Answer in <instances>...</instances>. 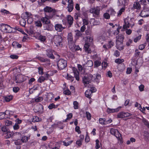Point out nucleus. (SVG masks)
<instances>
[{
    "instance_id": "nucleus-1",
    "label": "nucleus",
    "mask_w": 149,
    "mask_h": 149,
    "mask_svg": "<svg viewBox=\"0 0 149 149\" xmlns=\"http://www.w3.org/2000/svg\"><path fill=\"white\" fill-rule=\"evenodd\" d=\"M134 25V20L133 18L130 19L127 18L124 19V24L123 29H124L129 28L130 27H132Z\"/></svg>"
},
{
    "instance_id": "nucleus-2",
    "label": "nucleus",
    "mask_w": 149,
    "mask_h": 149,
    "mask_svg": "<svg viewBox=\"0 0 149 149\" xmlns=\"http://www.w3.org/2000/svg\"><path fill=\"white\" fill-rule=\"evenodd\" d=\"M73 71L74 77H73L70 74H69L68 73L66 77L67 80L70 81L71 82L73 81L74 80V77H75L77 81L79 80V72L77 71V69L75 68H73Z\"/></svg>"
},
{
    "instance_id": "nucleus-3",
    "label": "nucleus",
    "mask_w": 149,
    "mask_h": 149,
    "mask_svg": "<svg viewBox=\"0 0 149 149\" xmlns=\"http://www.w3.org/2000/svg\"><path fill=\"white\" fill-rule=\"evenodd\" d=\"M12 28L6 24L2 23L0 25V30L3 32L11 33L12 32Z\"/></svg>"
},
{
    "instance_id": "nucleus-4",
    "label": "nucleus",
    "mask_w": 149,
    "mask_h": 149,
    "mask_svg": "<svg viewBox=\"0 0 149 149\" xmlns=\"http://www.w3.org/2000/svg\"><path fill=\"white\" fill-rule=\"evenodd\" d=\"M63 37L61 35H56L54 38V42L58 47H61L63 43Z\"/></svg>"
},
{
    "instance_id": "nucleus-5",
    "label": "nucleus",
    "mask_w": 149,
    "mask_h": 149,
    "mask_svg": "<svg viewBox=\"0 0 149 149\" xmlns=\"http://www.w3.org/2000/svg\"><path fill=\"white\" fill-rule=\"evenodd\" d=\"M67 61L63 59H61L58 61L57 65L58 69L62 70L67 66Z\"/></svg>"
},
{
    "instance_id": "nucleus-6",
    "label": "nucleus",
    "mask_w": 149,
    "mask_h": 149,
    "mask_svg": "<svg viewBox=\"0 0 149 149\" xmlns=\"http://www.w3.org/2000/svg\"><path fill=\"white\" fill-rule=\"evenodd\" d=\"M110 133L112 135H114L117 139L120 141V143H122V137L121 134L118 130L113 128H111L110 130Z\"/></svg>"
},
{
    "instance_id": "nucleus-7",
    "label": "nucleus",
    "mask_w": 149,
    "mask_h": 149,
    "mask_svg": "<svg viewBox=\"0 0 149 149\" xmlns=\"http://www.w3.org/2000/svg\"><path fill=\"white\" fill-rule=\"evenodd\" d=\"M93 76L91 74L85 76L83 77V82L84 84H88L91 83V81L93 79Z\"/></svg>"
},
{
    "instance_id": "nucleus-8",
    "label": "nucleus",
    "mask_w": 149,
    "mask_h": 149,
    "mask_svg": "<svg viewBox=\"0 0 149 149\" xmlns=\"http://www.w3.org/2000/svg\"><path fill=\"white\" fill-rule=\"evenodd\" d=\"M100 7L97 6L96 7L91 8L89 10V12L92 13L93 15L98 16L100 13Z\"/></svg>"
},
{
    "instance_id": "nucleus-9",
    "label": "nucleus",
    "mask_w": 149,
    "mask_h": 149,
    "mask_svg": "<svg viewBox=\"0 0 149 149\" xmlns=\"http://www.w3.org/2000/svg\"><path fill=\"white\" fill-rule=\"evenodd\" d=\"M140 16L143 17L149 16V9L146 8L143 9L140 13Z\"/></svg>"
},
{
    "instance_id": "nucleus-10",
    "label": "nucleus",
    "mask_w": 149,
    "mask_h": 149,
    "mask_svg": "<svg viewBox=\"0 0 149 149\" xmlns=\"http://www.w3.org/2000/svg\"><path fill=\"white\" fill-rule=\"evenodd\" d=\"M131 114L127 112H121L118 113L117 115V118H123L131 116Z\"/></svg>"
},
{
    "instance_id": "nucleus-11",
    "label": "nucleus",
    "mask_w": 149,
    "mask_h": 149,
    "mask_svg": "<svg viewBox=\"0 0 149 149\" xmlns=\"http://www.w3.org/2000/svg\"><path fill=\"white\" fill-rule=\"evenodd\" d=\"M114 45V42L112 40H110L108 41L107 44L103 45V47L105 49V50H107L108 49H111Z\"/></svg>"
},
{
    "instance_id": "nucleus-12",
    "label": "nucleus",
    "mask_w": 149,
    "mask_h": 149,
    "mask_svg": "<svg viewBox=\"0 0 149 149\" xmlns=\"http://www.w3.org/2000/svg\"><path fill=\"white\" fill-rule=\"evenodd\" d=\"M54 25L51 23L43 25L44 30L48 31H52L53 29Z\"/></svg>"
},
{
    "instance_id": "nucleus-13",
    "label": "nucleus",
    "mask_w": 149,
    "mask_h": 149,
    "mask_svg": "<svg viewBox=\"0 0 149 149\" xmlns=\"http://www.w3.org/2000/svg\"><path fill=\"white\" fill-rule=\"evenodd\" d=\"M55 30L58 32H61L65 28V27H63L61 24H56L54 25Z\"/></svg>"
},
{
    "instance_id": "nucleus-14",
    "label": "nucleus",
    "mask_w": 149,
    "mask_h": 149,
    "mask_svg": "<svg viewBox=\"0 0 149 149\" xmlns=\"http://www.w3.org/2000/svg\"><path fill=\"white\" fill-rule=\"evenodd\" d=\"M46 15L44 17H42L41 18V20L42 23L44 25L46 24H48L51 23V21L50 20L49 18L46 16Z\"/></svg>"
},
{
    "instance_id": "nucleus-15",
    "label": "nucleus",
    "mask_w": 149,
    "mask_h": 149,
    "mask_svg": "<svg viewBox=\"0 0 149 149\" xmlns=\"http://www.w3.org/2000/svg\"><path fill=\"white\" fill-rule=\"evenodd\" d=\"M32 16L31 13L28 12H26L22 13L21 15V17L22 19H26L29 17Z\"/></svg>"
},
{
    "instance_id": "nucleus-16",
    "label": "nucleus",
    "mask_w": 149,
    "mask_h": 149,
    "mask_svg": "<svg viewBox=\"0 0 149 149\" xmlns=\"http://www.w3.org/2000/svg\"><path fill=\"white\" fill-rule=\"evenodd\" d=\"M121 108V107H119L116 109H110L108 108L107 109V112L109 113L117 112L119 111L120 109Z\"/></svg>"
},
{
    "instance_id": "nucleus-17",
    "label": "nucleus",
    "mask_w": 149,
    "mask_h": 149,
    "mask_svg": "<svg viewBox=\"0 0 149 149\" xmlns=\"http://www.w3.org/2000/svg\"><path fill=\"white\" fill-rule=\"evenodd\" d=\"M93 77L94 78L92 80H93L94 82H96L98 84L100 82V79L101 78V75L99 74H94Z\"/></svg>"
},
{
    "instance_id": "nucleus-18",
    "label": "nucleus",
    "mask_w": 149,
    "mask_h": 149,
    "mask_svg": "<svg viewBox=\"0 0 149 149\" xmlns=\"http://www.w3.org/2000/svg\"><path fill=\"white\" fill-rule=\"evenodd\" d=\"M123 42L120 41H116V47L119 50H122L124 48Z\"/></svg>"
},
{
    "instance_id": "nucleus-19",
    "label": "nucleus",
    "mask_w": 149,
    "mask_h": 149,
    "mask_svg": "<svg viewBox=\"0 0 149 149\" xmlns=\"http://www.w3.org/2000/svg\"><path fill=\"white\" fill-rule=\"evenodd\" d=\"M13 96L12 95H7L3 96V102H8L13 100Z\"/></svg>"
},
{
    "instance_id": "nucleus-20",
    "label": "nucleus",
    "mask_w": 149,
    "mask_h": 149,
    "mask_svg": "<svg viewBox=\"0 0 149 149\" xmlns=\"http://www.w3.org/2000/svg\"><path fill=\"white\" fill-rule=\"evenodd\" d=\"M67 20L68 23L69 25V26L70 27L73 23V18L71 15H69L67 17Z\"/></svg>"
},
{
    "instance_id": "nucleus-21",
    "label": "nucleus",
    "mask_w": 149,
    "mask_h": 149,
    "mask_svg": "<svg viewBox=\"0 0 149 149\" xmlns=\"http://www.w3.org/2000/svg\"><path fill=\"white\" fill-rule=\"evenodd\" d=\"M133 7L134 9H136L138 10H140L141 7L140 2L138 0L135 2L133 5Z\"/></svg>"
},
{
    "instance_id": "nucleus-22",
    "label": "nucleus",
    "mask_w": 149,
    "mask_h": 149,
    "mask_svg": "<svg viewBox=\"0 0 149 149\" xmlns=\"http://www.w3.org/2000/svg\"><path fill=\"white\" fill-rule=\"evenodd\" d=\"M46 55L48 57L51 59H54L55 58V57L54 56L52 50H47L46 51Z\"/></svg>"
},
{
    "instance_id": "nucleus-23",
    "label": "nucleus",
    "mask_w": 149,
    "mask_h": 149,
    "mask_svg": "<svg viewBox=\"0 0 149 149\" xmlns=\"http://www.w3.org/2000/svg\"><path fill=\"white\" fill-rule=\"evenodd\" d=\"M12 45L14 48H20L22 47V45L16 41H14L13 42L12 44Z\"/></svg>"
},
{
    "instance_id": "nucleus-24",
    "label": "nucleus",
    "mask_w": 149,
    "mask_h": 149,
    "mask_svg": "<svg viewBox=\"0 0 149 149\" xmlns=\"http://www.w3.org/2000/svg\"><path fill=\"white\" fill-rule=\"evenodd\" d=\"M55 12V9L54 8L53 10L52 11L49 13L48 15H47L46 16L48 17L49 19H54V13Z\"/></svg>"
},
{
    "instance_id": "nucleus-25",
    "label": "nucleus",
    "mask_w": 149,
    "mask_h": 149,
    "mask_svg": "<svg viewBox=\"0 0 149 149\" xmlns=\"http://www.w3.org/2000/svg\"><path fill=\"white\" fill-rule=\"evenodd\" d=\"M43 106L41 105H37L34 108V111L35 112H40L42 109H43Z\"/></svg>"
},
{
    "instance_id": "nucleus-26",
    "label": "nucleus",
    "mask_w": 149,
    "mask_h": 149,
    "mask_svg": "<svg viewBox=\"0 0 149 149\" xmlns=\"http://www.w3.org/2000/svg\"><path fill=\"white\" fill-rule=\"evenodd\" d=\"M12 136L15 139H18L20 138L21 136V134L19 132H15L12 134Z\"/></svg>"
},
{
    "instance_id": "nucleus-27",
    "label": "nucleus",
    "mask_w": 149,
    "mask_h": 149,
    "mask_svg": "<svg viewBox=\"0 0 149 149\" xmlns=\"http://www.w3.org/2000/svg\"><path fill=\"white\" fill-rule=\"evenodd\" d=\"M46 37L45 36H43L40 34L38 37V39L41 42H45L46 40Z\"/></svg>"
},
{
    "instance_id": "nucleus-28",
    "label": "nucleus",
    "mask_w": 149,
    "mask_h": 149,
    "mask_svg": "<svg viewBox=\"0 0 149 149\" xmlns=\"http://www.w3.org/2000/svg\"><path fill=\"white\" fill-rule=\"evenodd\" d=\"M116 41H120L121 42H123L124 37L123 35H119L116 36Z\"/></svg>"
},
{
    "instance_id": "nucleus-29",
    "label": "nucleus",
    "mask_w": 149,
    "mask_h": 149,
    "mask_svg": "<svg viewBox=\"0 0 149 149\" xmlns=\"http://www.w3.org/2000/svg\"><path fill=\"white\" fill-rule=\"evenodd\" d=\"M38 60L40 61L41 62H49V59L46 58L42 57L40 56H38L37 58Z\"/></svg>"
},
{
    "instance_id": "nucleus-30",
    "label": "nucleus",
    "mask_w": 149,
    "mask_h": 149,
    "mask_svg": "<svg viewBox=\"0 0 149 149\" xmlns=\"http://www.w3.org/2000/svg\"><path fill=\"white\" fill-rule=\"evenodd\" d=\"M54 19H56L57 17H60L62 14L61 13L60 11H58L57 10L55 9V12L54 13Z\"/></svg>"
},
{
    "instance_id": "nucleus-31",
    "label": "nucleus",
    "mask_w": 149,
    "mask_h": 149,
    "mask_svg": "<svg viewBox=\"0 0 149 149\" xmlns=\"http://www.w3.org/2000/svg\"><path fill=\"white\" fill-rule=\"evenodd\" d=\"M53 9L51 7L46 6L44 8V10L45 12L48 13H49L53 10Z\"/></svg>"
},
{
    "instance_id": "nucleus-32",
    "label": "nucleus",
    "mask_w": 149,
    "mask_h": 149,
    "mask_svg": "<svg viewBox=\"0 0 149 149\" xmlns=\"http://www.w3.org/2000/svg\"><path fill=\"white\" fill-rule=\"evenodd\" d=\"M46 79L43 76H41L39 77L37 80V82L38 83H42L46 80Z\"/></svg>"
},
{
    "instance_id": "nucleus-33",
    "label": "nucleus",
    "mask_w": 149,
    "mask_h": 149,
    "mask_svg": "<svg viewBox=\"0 0 149 149\" xmlns=\"http://www.w3.org/2000/svg\"><path fill=\"white\" fill-rule=\"evenodd\" d=\"M125 6L122 7L118 12L117 13V16H120L125 11Z\"/></svg>"
},
{
    "instance_id": "nucleus-34",
    "label": "nucleus",
    "mask_w": 149,
    "mask_h": 149,
    "mask_svg": "<svg viewBox=\"0 0 149 149\" xmlns=\"http://www.w3.org/2000/svg\"><path fill=\"white\" fill-rule=\"evenodd\" d=\"M1 12L2 13V14L3 15H8L10 14V13L9 11L4 8H2L1 9Z\"/></svg>"
},
{
    "instance_id": "nucleus-35",
    "label": "nucleus",
    "mask_w": 149,
    "mask_h": 149,
    "mask_svg": "<svg viewBox=\"0 0 149 149\" xmlns=\"http://www.w3.org/2000/svg\"><path fill=\"white\" fill-rule=\"evenodd\" d=\"M83 24L86 26L88 25L89 24V21L87 18H82Z\"/></svg>"
},
{
    "instance_id": "nucleus-36",
    "label": "nucleus",
    "mask_w": 149,
    "mask_h": 149,
    "mask_svg": "<svg viewBox=\"0 0 149 149\" xmlns=\"http://www.w3.org/2000/svg\"><path fill=\"white\" fill-rule=\"evenodd\" d=\"M29 139V138L26 136H23L21 139L22 143L26 142Z\"/></svg>"
},
{
    "instance_id": "nucleus-37",
    "label": "nucleus",
    "mask_w": 149,
    "mask_h": 149,
    "mask_svg": "<svg viewBox=\"0 0 149 149\" xmlns=\"http://www.w3.org/2000/svg\"><path fill=\"white\" fill-rule=\"evenodd\" d=\"M140 54L141 52L139 50L137 49H136L134 54V56L136 58L140 56Z\"/></svg>"
},
{
    "instance_id": "nucleus-38",
    "label": "nucleus",
    "mask_w": 149,
    "mask_h": 149,
    "mask_svg": "<svg viewBox=\"0 0 149 149\" xmlns=\"http://www.w3.org/2000/svg\"><path fill=\"white\" fill-rule=\"evenodd\" d=\"M20 25L24 27L26 23V20L25 19H22L19 21Z\"/></svg>"
},
{
    "instance_id": "nucleus-39",
    "label": "nucleus",
    "mask_w": 149,
    "mask_h": 149,
    "mask_svg": "<svg viewBox=\"0 0 149 149\" xmlns=\"http://www.w3.org/2000/svg\"><path fill=\"white\" fill-rule=\"evenodd\" d=\"M35 24L36 26L38 27H41L42 26V24L40 20H38L35 22Z\"/></svg>"
},
{
    "instance_id": "nucleus-40",
    "label": "nucleus",
    "mask_w": 149,
    "mask_h": 149,
    "mask_svg": "<svg viewBox=\"0 0 149 149\" xmlns=\"http://www.w3.org/2000/svg\"><path fill=\"white\" fill-rule=\"evenodd\" d=\"M1 130L3 132L4 134H5L6 133H7L9 131V130L6 126H4L2 127Z\"/></svg>"
},
{
    "instance_id": "nucleus-41",
    "label": "nucleus",
    "mask_w": 149,
    "mask_h": 149,
    "mask_svg": "<svg viewBox=\"0 0 149 149\" xmlns=\"http://www.w3.org/2000/svg\"><path fill=\"white\" fill-rule=\"evenodd\" d=\"M106 119L105 118H100L99 119V122L100 124L102 125H105Z\"/></svg>"
},
{
    "instance_id": "nucleus-42",
    "label": "nucleus",
    "mask_w": 149,
    "mask_h": 149,
    "mask_svg": "<svg viewBox=\"0 0 149 149\" xmlns=\"http://www.w3.org/2000/svg\"><path fill=\"white\" fill-rule=\"evenodd\" d=\"M101 65V62L99 61L96 60L94 62V66L95 67H97L100 66Z\"/></svg>"
},
{
    "instance_id": "nucleus-43",
    "label": "nucleus",
    "mask_w": 149,
    "mask_h": 149,
    "mask_svg": "<svg viewBox=\"0 0 149 149\" xmlns=\"http://www.w3.org/2000/svg\"><path fill=\"white\" fill-rule=\"evenodd\" d=\"M124 61L123 59H120V58H117L115 60V62L116 63L120 64L123 62Z\"/></svg>"
},
{
    "instance_id": "nucleus-44",
    "label": "nucleus",
    "mask_w": 149,
    "mask_h": 149,
    "mask_svg": "<svg viewBox=\"0 0 149 149\" xmlns=\"http://www.w3.org/2000/svg\"><path fill=\"white\" fill-rule=\"evenodd\" d=\"M68 42H72L73 41L72 36L71 33L68 34Z\"/></svg>"
},
{
    "instance_id": "nucleus-45",
    "label": "nucleus",
    "mask_w": 149,
    "mask_h": 149,
    "mask_svg": "<svg viewBox=\"0 0 149 149\" xmlns=\"http://www.w3.org/2000/svg\"><path fill=\"white\" fill-rule=\"evenodd\" d=\"M142 121L144 125L149 128V123L148 121L144 118L143 119Z\"/></svg>"
},
{
    "instance_id": "nucleus-46",
    "label": "nucleus",
    "mask_w": 149,
    "mask_h": 149,
    "mask_svg": "<svg viewBox=\"0 0 149 149\" xmlns=\"http://www.w3.org/2000/svg\"><path fill=\"white\" fill-rule=\"evenodd\" d=\"M27 23L28 24H31L33 22L32 15L29 17L27 19Z\"/></svg>"
},
{
    "instance_id": "nucleus-47",
    "label": "nucleus",
    "mask_w": 149,
    "mask_h": 149,
    "mask_svg": "<svg viewBox=\"0 0 149 149\" xmlns=\"http://www.w3.org/2000/svg\"><path fill=\"white\" fill-rule=\"evenodd\" d=\"M68 11L70 12H72L74 8L73 5H68L67 7Z\"/></svg>"
},
{
    "instance_id": "nucleus-48",
    "label": "nucleus",
    "mask_w": 149,
    "mask_h": 149,
    "mask_svg": "<svg viewBox=\"0 0 149 149\" xmlns=\"http://www.w3.org/2000/svg\"><path fill=\"white\" fill-rule=\"evenodd\" d=\"M72 141H68L67 142H66L65 141H63V145L66 146H67L71 144Z\"/></svg>"
},
{
    "instance_id": "nucleus-49",
    "label": "nucleus",
    "mask_w": 149,
    "mask_h": 149,
    "mask_svg": "<svg viewBox=\"0 0 149 149\" xmlns=\"http://www.w3.org/2000/svg\"><path fill=\"white\" fill-rule=\"evenodd\" d=\"M38 73L39 74L42 75L43 74V69L41 67L38 68Z\"/></svg>"
},
{
    "instance_id": "nucleus-50",
    "label": "nucleus",
    "mask_w": 149,
    "mask_h": 149,
    "mask_svg": "<svg viewBox=\"0 0 149 149\" xmlns=\"http://www.w3.org/2000/svg\"><path fill=\"white\" fill-rule=\"evenodd\" d=\"M103 17L106 19H109L110 18V15L108 13H106L104 14Z\"/></svg>"
},
{
    "instance_id": "nucleus-51",
    "label": "nucleus",
    "mask_w": 149,
    "mask_h": 149,
    "mask_svg": "<svg viewBox=\"0 0 149 149\" xmlns=\"http://www.w3.org/2000/svg\"><path fill=\"white\" fill-rule=\"evenodd\" d=\"M73 104L74 105V109H78V103L77 101H74L73 102Z\"/></svg>"
},
{
    "instance_id": "nucleus-52",
    "label": "nucleus",
    "mask_w": 149,
    "mask_h": 149,
    "mask_svg": "<svg viewBox=\"0 0 149 149\" xmlns=\"http://www.w3.org/2000/svg\"><path fill=\"white\" fill-rule=\"evenodd\" d=\"M43 98L42 97H39L37 98H36L34 100L36 102H38L42 101Z\"/></svg>"
},
{
    "instance_id": "nucleus-53",
    "label": "nucleus",
    "mask_w": 149,
    "mask_h": 149,
    "mask_svg": "<svg viewBox=\"0 0 149 149\" xmlns=\"http://www.w3.org/2000/svg\"><path fill=\"white\" fill-rule=\"evenodd\" d=\"M74 48L75 51H78L80 50V51H82V49L78 45H74Z\"/></svg>"
},
{
    "instance_id": "nucleus-54",
    "label": "nucleus",
    "mask_w": 149,
    "mask_h": 149,
    "mask_svg": "<svg viewBox=\"0 0 149 149\" xmlns=\"http://www.w3.org/2000/svg\"><path fill=\"white\" fill-rule=\"evenodd\" d=\"M120 55V52L118 50H115L113 54V55L116 57H119Z\"/></svg>"
},
{
    "instance_id": "nucleus-55",
    "label": "nucleus",
    "mask_w": 149,
    "mask_h": 149,
    "mask_svg": "<svg viewBox=\"0 0 149 149\" xmlns=\"http://www.w3.org/2000/svg\"><path fill=\"white\" fill-rule=\"evenodd\" d=\"M10 57L12 59H17L19 58V56L16 55L12 54L10 56Z\"/></svg>"
},
{
    "instance_id": "nucleus-56",
    "label": "nucleus",
    "mask_w": 149,
    "mask_h": 149,
    "mask_svg": "<svg viewBox=\"0 0 149 149\" xmlns=\"http://www.w3.org/2000/svg\"><path fill=\"white\" fill-rule=\"evenodd\" d=\"M5 125L7 126H9L11 125L12 122L9 120H6L5 121Z\"/></svg>"
},
{
    "instance_id": "nucleus-57",
    "label": "nucleus",
    "mask_w": 149,
    "mask_h": 149,
    "mask_svg": "<svg viewBox=\"0 0 149 149\" xmlns=\"http://www.w3.org/2000/svg\"><path fill=\"white\" fill-rule=\"evenodd\" d=\"M141 35H140L139 36H137L134 39V41L136 42L138 41L141 38Z\"/></svg>"
},
{
    "instance_id": "nucleus-58",
    "label": "nucleus",
    "mask_w": 149,
    "mask_h": 149,
    "mask_svg": "<svg viewBox=\"0 0 149 149\" xmlns=\"http://www.w3.org/2000/svg\"><path fill=\"white\" fill-rule=\"evenodd\" d=\"M39 120V118L37 116H34L32 120V121L33 122H38Z\"/></svg>"
},
{
    "instance_id": "nucleus-59",
    "label": "nucleus",
    "mask_w": 149,
    "mask_h": 149,
    "mask_svg": "<svg viewBox=\"0 0 149 149\" xmlns=\"http://www.w3.org/2000/svg\"><path fill=\"white\" fill-rule=\"evenodd\" d=\"M86 117L88 120H90L91 116V114L88 112H86Z\"/></svg>"
},
{
    "instance_id": "nucleus-60",
    "label": "nucleus",
    "mask_w": 149,
    "mask_h": 149,
    "mask_svg": "<svg viewBox=\"0 0 149 149\" xmlns=\"http://www.w3.org/2000/svg\"><path fill=\"white\" fill-rule=\"evenodd\" d=\"M36 80L34 78H30L29 81V85H31L32 83Z\"/></svg>"
},
{
    "instance_id": "nucleus-61",
    "label": "nucleus",
    "mask_w": 149,
    "mask_h": 149,
    "mask_svg": "<svg viewBox=\"0 0 149 149\" xmlns=\"http://www.w3.org/2000/svg\"><path fill=\"white\" fill-rule=\"evenodd\" d=\"M96 146H95V148L96 149H98L100 148V146L99 145V141L98 139H97L96 140Z\"/></svg>"
},
{
    "instance_id": "nucleus-62",
    "label": "nucleus",
    "mask_w": 149,
    "mask_h": 149,
    "mask_svg": "<svg viewBox=\"0 0 149 149\" xmlns=\"http://www.w3.org/2000/svg\"><path fill=\"white\" fill-rule=\"evenodd\" d=\"M5 134H6V138H9L12 136V133L11 132H10L8 131L7 133H6Z\"/></svg>"
},
{
    "instance_id": "nucleus-63",
    "label": "nucleus",
    "mask_w": 149,
    "mask_h": 149,
    "mask_svg": "<svg viewBox=\"0 0 149 149\" xmlns=\"http://www.w3.org/2000/svg\"><path fill=\"white\" fill-rule=\"evenodd\" d=\"M55 106L54 103H52L50 104L48 106V108L50 109H51L53 108H55Z\"/></svg>"
},
{
    "instance_id": "nucleus-64",
    "label": "nucleus",
    "mask_w": 149,
    "mask_h": 149,
    "mask_svg": "<svg viewBox=\"0 0 149 149\" xmlns=\"http://www.w3.org/2000/svg\"><path fill=\"white\" fill-rule=\"evenodd\" d=\"M97 90L95 87H93L91 88L89 91H91V93H95L96 92Z\"/></svg>"
}]
</instances>
